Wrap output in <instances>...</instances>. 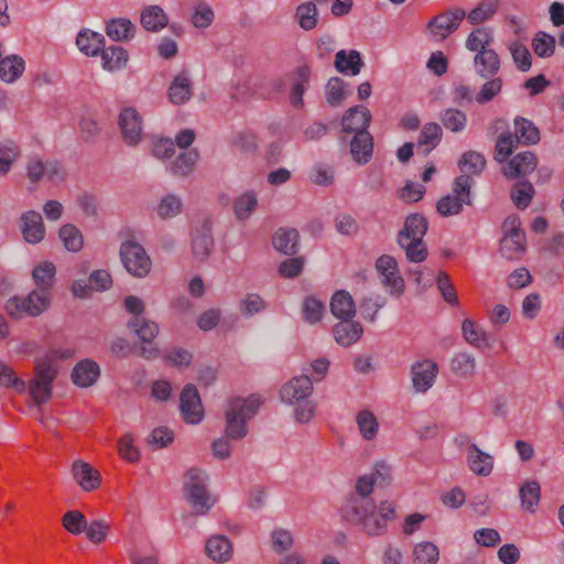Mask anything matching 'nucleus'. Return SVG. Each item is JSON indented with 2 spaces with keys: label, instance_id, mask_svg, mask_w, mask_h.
I'll return each instance as SVG.
<instances>
[{
  "label": "nucleus",
  "instance_id": "4d7b16f0",
  "mask_svg": "<svg viewBox=\"0 0 564 564\" xmlns=\"http://www.w3.org/2000/svg\"><path fill=\"white\" fill-rule=\"evenodd\" d=\"M303 318L308 324H316L322 321L325 314V305L314 296H307L302 305Z\"/></svg>",
  "mask_w": 564,
  "mask_h": 564
},
{
  "label": "nucleus",
  "instance_id": "9b49d317",
  "mask_svg": "<svg viewBox=\"0 0 564 564\" xmlns=\"http://www.w3.org/2000/svg\"><path fill=\"white\" fill-rule=\"evenodd\" d=\"M180 410L183 420L188 424H198L204 417V409L197 389L186 384L180 395Z\"/></svg>",
  "mask_w": 564,
  "mask_h": 564
},
{
  "label": "nucleus",
  "instance_id": "a18cd8bd",
  "mask_svg": "<svg viewBox=\"0 0 564 564\" xmlns=\"http://www.w3.org/2000/svg\"><path fill=\"white\" fill-rule=\"evenodd\" d=\"M411 558L413 564H437L440 549L431 541H422L413 546Z\"/></svg>",
  "mask_w": 564,
  "mask_h": 564
},
{
  "label": "nucleus",
  "instance_id": "6e6d98bb",
  "mask_svg": "<svg viewBox=\"0 0 564 564\" xmlns=\"http://www.w3.org/2000/svg\"><path fill=\"white\" fill-rule=\"evenodd\" d=\"M498 0H482L465 18L470 24H479L489 20L497 11Z\"/></svg>",
  "mask_w": 564,
  "mask_h": 564
},
{
  "label": "nucleus",
  "instance_id": "79ce46f5",
  "mask_svg": "<svg viewBox=\"0 0 564 564\" xmlns=\"http://www.w3.org/2000/svg\"><path fill=\"white\" fill-rule=\"evenodd\" d=\"M476 358L466 351L455 354L451 360V370L459 378L468 379L474 377L476 375Z\"/></svg>",
  "mask_w": 564,
  "mask_h": 564
},
{
  "label": "nucleus",
  "instance_id": "37998d69",
  "mask_svg": "<svg viewBox=\"0 0 564 564\" xmlns=\"http://www.w3.org/2000/svg\"><path fill=\"white\" fill-rule=\"evenodd\" d=\"M198 158L197 150L183 151L170 163L167 169L173 175L187 176L194 171Z\"/></svg>",
  "mask_w": 564,
  "mask_h": 564
},
{
  "label": "nucleus",
  "instance_id": "c03bdc74",
  "mask_svg": "<svg viewBox=\"0 0 564 564\" xmlns=\"http://www.w3.org/2000/svg\"><path fill=\"white\" fill-rule=\"evenodd\" d=\"M513 126V138L517 140V143L531 145L539 142V130L530 120L524 118H516Z\"/></svg>",
  "mask_w": 564,
  "mask_h": 564
},
{
  "label": "nucleus",
  "instance_id": "ddd939ff",
  "mask_svg": "<svg viewBox=\"0 0 564 564\" xmlns=\"http://www.w3.org/2000/svg\"><path fill=\"white\" fill-rule=\"evenodd\" d=\"M437 373L438 367L433 360L424 359L414 362L411 367V380L414 390L419 393H425L433 387Z\"/></svg>",
  "mask_w": 564,
  "mask_h": 564
},
{
  "label": "nucleus",
  "instance_id": "412c9836",
  "mask_svg": "<svg viewBox=\"0 0 564 564\" xmlns=\"http://www.w3.org/2000/svg\"><path fill=\"white\" fill-rule=\"evenodd\" d=\"M364 334L360 323L350 319H341L333 327V336L336 343L343 347H349L357 343Z\"/></svg>",
  "mask_w": 564,
  "mask_h": 564
},
{
  "label": "nucleus",
  "instance_id": "423d86ee",
  "mask_svg": "<svg viewBox=\"0 0 564 564\" xmlns=\"http://www.w3.org/2000/svg\"><path fill=\"white\" fill-rule=\"evenodd\" d=\"M471 182L466 176H457L452 193L441 197L436 204L437 213L443 217L456 216L462 213L463 206L473 204Z\"/></svg>",
  "mask_w": 564,
  "mask_h": 564
},
{
  "label": "nucleus",
  "instance_id": "a19ab883",
  "mask_svg": "<svg viewBox=\"0 0 564 564\" xmlns=\"http://www.w3.org/2000/svg\"><path fill=\"white\" fill-rule=\"evenodd\" d=\"M131 328L142 343L151 344L159 334V325L142 316H133L128 322Z\"/></svg>",
  "mask_w": 564,
  "mask_h": 564
},
{
  "label": "nucleus",
  "instance_id": "9d476101",
  "mask_svg": "<svg viewBox=\"0 0 564 564\" xmlns=\"http://www.w3.org/2000/svg\"><path fill=\"white\" fill-rule=\"evenodd\" d=\"M376 269L380 281L391 295L400 296L404 291V281L398 268L397 260L388 254H383L376 261Z\"/></svg>",
  "mask_w": 564,
  "mask_h": 564
},
{
  "label": "nucleus",
  "instance_id": "c9c22d12",
  "mask_svg": "<svg viewBox=\"0 0 564 564\" xmlns=\"http://www.w3.org/2000/svg\"><path fill=\"white\" fill-rule=\"evenodd\" d=\"M335 67L339 73L356 76L360 73L364 65L360 53L351 50L348 53L341 50L335 55Z\"/></svg>",
  "mask_w": 564,
  "mask_h": 564
},
{
  "label": "nucleus",
  "instance_id": "de8ad7c7",
  "mask_svg": "<svg viewBox=\"0 0 564 564\" xmlns=\"http://www.w3.org/2000/svg\"><path fill=\"white\" fill-rule=\"evenodd\" d=\"M375 479L369 475L361 476L357 479L355 491L349 494L341 506H356L361 500H373L371 492L373 491Z\"/></svg>",
  "mask_w": 564,
  "mask_h": 564
},
{
  "label": "nucleus",
  "instance_id": "4468645a",
  "mask_svg": "<svg viewBox=\"0 0 564 564\" xmlns=\"http://www.w3.org/2000/svg\"><path fill=\"white\" fill-rule=\"evenodd\" d=\"M20 230L26 243H40L46 232L41 214L35 210L23 213L20 217Z\"/></svg>",
  "mask_w": 564,
  "mask_h": 564
},
{
  "label": "nucleus",
  "instance_id": "864d4df0",
  "mask_svg": "<svg viewBox=\"0 0 564 564\" xmlns=\"http://www.w3.org/2000/svg\"><path fill=\"white\" fill-rule=\"evenodd\" d=\"M540 498L541 488L536 481H529L521 487V506L525 511L533 513L539 506Z\"/></svg>",
  "mask_w": 564,
  "mask_h": 564
},
{
  "label": "nucleus",
  "instance_id": "680f3d73",
  "mask_svg": "<svg viewBox=\"0 0 564 564\" xmlns=\"http://www.w3.org/2000/svg\"><path fill=\"white\" fill-rule=\"evenodd\" d=\"M399 246L404 250L406 259L411 262H422L427 256V249L423 240L412 241L402 237L398 239Z\"/></svg>",
  "mask_w": 564,
  "mask_h": 564
},
{
  "label": "nucleus",
  "instance_id": "393cba45",
  "mask_svg": "<svg viewBox=\"0 0 564 564\" xmlns=\"http://www.w3.org/2000/svg\"><path fill=\"white\" fill-rule=\"evenodd\" d=\"M205 552L214 562L225 563L232 556V545L225 535H213L206 541Z\"/></svg>",
  "mask_w": 564,
  "mask_h": 564
},
{
  "label": "nucleus",
  "instance_id": "473e14b6",
  "mask_svg": "<svg viewBox=\"0 0 564 564\" xmlns=\"http://www.w3.org/2000/svg\"><path fill=\"white\" fill-rule=\"evenodd\" d=\"M99 53L101 56V65L105 70L117 72L126 67L128 63V53L121 46H104Z\"/></svg>",
  "mask_w": 564,
  "mask_h": 564
},
{
  "label": "nucleus",
  "instance_id": "0e129e2a",
  "mask_svg": "<svg viewBox=\"0 0 564 564\" xmlns=\"http://www.w3.org/2000/svg\"><path fill=\"white\" fill-rule=\"evenodd\" d=\"M519 143L509 132L501 133L496 141L495 145V160L502 163L505 162L517 148Z\"/></svg>",
  "mask_w": 564,
  "mask_h": 564
},
{
  "label": "nucleus",
  "instance_id": "7ed1b4c3",
  "mask_svg": "<svg viewBox=\"0 0 564 564\" xmlns=\"http://www.w3.org/2000/svg\"><path fill=\"white\" fill-rule=\"evenodd\" d=\"M262 403V398L257 394L247 399L237 398L231 400L225 412L226 436L231 441L243 438L248 433L247 421L256 415Z\"/></svg>",
  "mask_w": 564,
  "mask_h": 564
},
{
  "label": "nucleus",
  "instance_id": "bb28decb",
  "mask_svg": "<svg viewBox=\"0 0 564 564\" xmlns=\"http://www.w3.org/2000/svg\"><path fill=\"white\" fill-rule=\"evenodd\" d=\"M333 316L339 321L350 319L356 314V305L352 296L344 290L337 291L329 303Z\"/></svg>",
  "mask_w": 564,
  "mask_h": 564
},
{
  "label": "nucleus",
  "instance_id": "1a4fd4ad",
  "mask_svg": "<svg viewBox=\"0 0 564 564\" xmlns=\"http://www.w3.org/2000/svg\"><path fill=\"white\" fill-rule=\"evenodd\" d=\"M465 17L466 12L460 8L440 13L427 23L430 35L437 41L445 40L458 29Z\"/></svg>",
  "mask_w": 564,
  "mask_h": 564
},
{
  "label": "nucleus",
  "instance_id": "aec40b11",
  "mask_svg": "<svg viewBox=\"0 0 564 564\" xmlns=\"http://www.w3.org/2000/svg\"><path fill=\"white\" fill-rule=\"evenodd\" d=\"M35 290L52 295V290L56 281V265L48 260L40 261L34 265L31 272Z\"/></svg>",
  "mask_w": 564,
  "mask_h": 564
},
{
  "label": "nucleus",
  "instance_id": "39448f33",
  "mask_svg": "<svg viewBox=\"0 0 564 564\" xmlns=\"http://www.w3.org/2000/svg\"><path fill=\"white\" fill-rule=\"evenodd\" d=\"M57 371L53 357H42L35 361L34 377L28 384L29 394L35 405L45 404L51 399Z\"/></svg>",
  "mask_w": 564,
  "mask_h": 564
},
{
  "label": "nucleus",
  "instance_id": "cd10ccee",
  "mask_svg": "<svg viewBox=\"0 0 564 564\" xmlns=\"http://www.w3.org/2000/svg\"><path fill=\"white\" fill-rule=\"evenodd\" d=\"M355 422L364 441L372 442L378 437L380 424L372 411L368 409L360 410L355 416Z\"/></svg>",
  "mask_w": 564,
  "mask_h": 564
},
{
  "label": "nucleus",
  "instance_id": "dca6fc26",
  "mask_svg": "<svg viewBox=\"0 0 564 564\" xmlns=\"http://www.w3.org/2000/svg\"><path fill=\"white\" fill-rule=\"evenodd\" d=\"M536 166V156L531 151H523L511 158L502 166V174L508 178H520L531 174Z\"/></svg>",
  "mask_w": 564,
  "mask_h": 564
},
{
  "label": "nucleus",
  "instance_id": "b1692460",
  "mask_svg": "<svg viewBox=\"0 0 564 564\" xmlns=\"http://www.w3.org/2000/svg\"><path fill=\"white\" fill-rule=\"evenodd\" d=\"M100 375L99 366L89 359L79 361L72 371V381L80 388L93 386Z\"/></svg>",
  "mask_w": 564,
  "mask_h": 564
},
{
  "label": "nucleus",
  "instance_id": "4be33fe9",
  "mask_svg": "<svg viewBox=\"0 0 564 564\" xmlns=\"http://www.w3.org/2000/svg\"><path fill=\"white\" fill-rule=\"evenodd\" d=\"M311 73V68L306 65L299 66L293 73L290 102L295 108H302L304 106L303 96L308 88Z\"/></svg>",
  "mask_w": 564,
  "mask_h": 564
},
{
  "label": "nucleus",
  "instance_id": "20e7f679",
  "mask_svg": "<svg viewBox=\"0 0 564 564\" xmlns=\"http://www.w3.org/2000/svg\"><path fill=\"white\" fill-rule=\"evenodd\" d=\"M52 304V295L32 290L26 295H13L4 304L6 313L14 321L24 317H37L45 313Z\"/></svg>",
  "mask_w": 564,
  "mask_h": 564
},
{
  "label": "nucleus",
  "instance_id": "e2e57ef3",
  "mask_svg": "<svg viewBox=\"0 0 564 564\" xmlns=\"http://www.w3.org/2000/svg\"><path fill=\"white\" fill-rule=\"evenodd\" d=\"M62 523L68 533L79 535L85 532L87 520L80 511L70 510L63 516Z\"/></svg>",
  "mask_w": 564,
  "mask_h": 564
},
{
  "label": "nucleus",
  "instance_id": "2f4dec72",
  "mask_svg": "<svg viewBox=\"0 0 564 564\" xmlns=\"http://www.w3.org/2000/svg\"><path fill=\"white\" fill-rule=\"evenodd\" d=\"M486 166L485 156L476 151H467L462 154L458 161L459 176H466L473 183L471 177L479 175Z\"/></svg>",
  "mask_w": 564,
  "mask_h": 564
},
{
  "label": "nucleus",
  "instance_id": "58836bf2",
  "mask_svg": "<svg viewBox=\"0 0 564 564\" xmlns=\"http://www.w3.org/2000/svg\"><path fill=\"white\" fill-rule=\"evenodd\" d=\"M135 25L124 18L111 19L106 25V34L116 42H126L133 39Z\"/></svg>",
  "mask_w": 564,
  "mask_h": 564
},
{
  "label": "nucleus",
  "instance_id": "3c124183",
  "mask_svg": "<svg viewBox=\"0 0 564 564\" xmlns=\"http://www.w3.org/2000/svg\"><path fill=\"white\" fill-rule=\"evenodd\" d=\"M58 236L66 250L70 252H78L82 250L84 246V238L76 226L72 224L62 226L59 228Z\"/></svg>",
  "mask_w": 564,
  "mask_h": 564
},
{
  "label": "nucleus",
  "instance_id": "c756f323",
  "mask_svg": "<svg viewBox=\"0 0 564 564\" xmlns=\"http://www.w3.org/2000/svg\"><path fill=\"white\" fill-rule=\"evenodd\" d=\"M258 195L254 191H246L238 195L232 204V212L238 221H247L257 210Z\"/></svg>",
  "mask_w": 564,
  "mask_h": 564
},
{
  "label": "nucleus",
  "instance_id": "5701e85b",
  "mask_svg": "<svg viewBox=\"0 0 564 564\" xmlns=\"http://www.w3.org/2000/svg\"><path fill=\"white\" fill-rule=\"evenodd\" d=\"M373 151V139L369 132L357 133L350 141V154L352 160L359 164H367Z\"/></svg>",
  "mask_w": 564,
  "mask_h": 564
},
{
  "label": "nucleus",
  "instance_id": "f257e3e1",
  "mask_svg": "<svg viewBox=\"0 0 564 564\" xmlns=\"http://www.w3.org/2000/svg\"><path fill=\"white\" fill-rule=\"evenodd\" d=\"M340 514L348 524L373 538L387 533L388 524L397 517V507L390 500H361L356 506H341Z\"/></svg>",
  "mask_w": 564,
  "mask_h": 564
},
{
  "label": "nucleus",
  "instance_id": "052dcab7",
  "mask_svg": "<svg viewBox=\"0 0 564 564\" xmlns=\"http://www.w3.org/2000/svg\"><path fill=\"white\" fill-rule=\"evenodd\" d=\"M442 139V128L440 124L435 122L426 123L419 137V145L427 147L425 149V153H430L440 142Z\"/></svg>",
  "mask_w": 564,
  "mask_h": 564
},
{
  "label": "nucleus",
  "instance_id": "338daca9",
  "mask_svg": "<svg viewBox=\"0 0 564 564\" xmlns=\"http://www.w3.org/2000/svg\"><path fill=\"white\" fill-rule=\"evenodd\" d=\"M110 530V523L104 519L93 520L87 522L85 533L89 541L99 544L106 541Z\"/></svg>",
  "mask_w": 564,
  "mask_h": 564
},
{
  "label": "nucleus",
  "instance_id": "774afa93",
  "mask_svg": "<svg viewBox=\"0 0 564 564\" xmlns=\"http://www.w3.org/2000/svg\"><path fill=\"white\" fill-rule=\"evenodd\" d=\"M534 188L529 182H520L518 183L511 191V199L513 204L520 208H527L533 197Z\"/></svg>",
  "mask_w": 564,
  "mask_h": 564
},
{
  "label": "nucleus",
  "instance_id": "f03ea898",
  "mask_svg": "<svg viewBox=\"0 0 564 564\" xmlns=\"http://www.w3.org/2000/svg\"><path fill=\"white\" fill-rule=\"evenodd\" d=\"M208 475L193 467L183 476V497L195 516H205L214 507L216 498L208 489Z\"/></svg>",
  "mask_w": 564,
  "mask_h": 564
},
{
  "label": "nucleus",
  "instance_id": "ea45409f",
  "mask_svg": "<svg viewBox=\"0 0 564 564\" xmlns=\"http://www.w3.org/2000/svg\"><path fill=\"white\" fill-rule=\"evenodd\" d=\"M426 231H427L426 219L419 214H413V215H410L409 217H406V219L404 221V226L398 235V239L405 237V238H408V240H412V241L423 240Z\"/></svg>",
  "mask_w": 564,
  "mask_h": 564
},
{
  "label": "nucleus",
  "instance_id": "bf43d9fd",
  "mask_svg": "<svg viewBox=\"0 0 564 564\" xmlns=\"http://www.w3.org/2000/svg\"><path fill=\"white\" fill-rule=\"evenodd\" d=\"M555 37L545 32H538L532 40L533 52L541 58L551 57L555 52Z\"/></svg>",
  "mask_w": 564,
  "mask_h": 564
},
{
  "label": "nucleus",
  "instance_id": "5fc2aeb1",
  "mask_svg": "<svg viewBox=\"0 0 564 564\" xmlns=\"http://www.w3.org/2000/svg\"><path fill=\"white\" fill-rule=\"evenodd\" d=\"M462 333L464 339L471 346L480 348L487 344L488 337L486 332L471 319H464L462 323Z\"/></svg>",
  "mask_w": 564,
  "mask_h": 564
},
{
  "label": "nucleus",
  "instance_id": "69168bd1",
  "mask_svg": "<svg viewBox=\"0 0 564 564\" xmlns=\"http://www.w3.org/2000/svg\"><path fill=\"white\" fill-rule=\"evenodd\" d=\"M502 90V79L499 77H491L484 83L479 93L475 96V101L479 105L490 102Z\"/></svg>",
  "mask_w": 564,
  "mask_h": 564
},
{
  "label": "nucleus",
  "instance_id": "49530a36",
  "mask_svg": "<svg viewBox=\"0 0 564 564\" xmlns=\"http://www.w3.org/2000/svg\"><path fill=\"white\" fill-rule=\"evenodd\" d=\"M350 95L349 85L339 77H332L325 86V98L329 106L338 107Z\"/></svg>",
  "mask_w": 564,
  "mask_h": 564
},
{
  "label": "nucleus",
  "instance_id": "6e6552de",
  "mask_svg": "<svg viewBox=\"0 0 564 564\" xmlns=\"http://www.w3.org/2000/svg\"><path fill=\"white\" fill-rule=\"evenodd\" d=\"M503 237L500 241V252L509 260L520 259L525 252V235L521 230L518 216H509L502 224Z\"/></svg>",
  "mask_w": 564,
  "mask_h": 564
},
{
  "label": "nucleus",
  "instance_id": "c85d7f7f",
  "mask_svg": "<svg viewBox=\"0 0 564 564\" xmlns=\"http://www.w3.org/2000/svg\"><path fill=\"white\" fill-rule=\"evenodd\" d=\"M193 95L192 80L187 72L177 74L169 88V99L174 105L185 104Z\"/></svg>",
  "mask_w": 564,
  "mask_h": 564
},
{
  "label": "nucleus",
  "instance_id": "6ab92c4d",
  "mask_svg": "<svg viewBox=\"0 0 564 564\" xmlns=\"http://www.w3.org/2000/svg\"><path fill=\"white\" fill-rule=\"evenodd\" d=\"M72 475L76 484L84 491H94L99 487L101 482V476L99 471L94 469L90 464L84 460H75L73 463Z\"/></svg>",
  "mask_w": 564,
  "mask_h": 564
},
{
  "label": "nucleus",
  "instance_id": "7c9ffc66",
  "mask_svg": "<svg viewBox=\"0 0 564 564\" xmlns=\"http://www.w3.org/2000/svg\"><path fill=\"white\" fill-rule=\"evenodd\" d=\"M214 248V239L210 228L204 226L197 229L192 240V252L194 258L199 261H206Z\"/></svg>",
  "mask_w": 564,
  "mask_h": 564
},
{
  "label": "nucleus",
  "instance_id": "e433bc0d",
  "mask_svg": "<svg viewBox=\"0 0 564 564\" xmlns=\"http://www.w3.org/2000/svg\"><path fill=\"white\" fill-rule=\"evenodd\" d=\"M25 69L24 59L15 54L0 61V79L7 84L17 82Z\"/></svg>",
  "mask_w": 564,
  "mask_h": 564
},
{
  "label": "nucleus",
  "instance_id": "603ef678",
  "mask_svg": "<svg viewBox=\"0 0 564 564\" xmlns=\"http://www.w3.org/2000/svg\"><path fill=\"white\" fill-rule=\"evenodd\" d=\"M295 18L301 29L311 31L317 25L318 13L314 2L301 3L295 11Z\"/></svg>",
  "mask_w": 564,
  "mask_h": 564
},
{
  "label": "nucleus",
  "instance_id": "72a5a7b5",
  "mask_svg": "<svg viewBox=\"0 0 564 564\" xmlns=\"http://www.w3.org/2000/svg\"><path fill=\"white\" fill-rule=\"evenodd\" d=\"M299 232L293 228H280L272 237L274 249L284 254H294L299 246Z\"/></svg>",
  "mask_w": 564,
  "mask_h": 564
},
{
  "label": "nucleus",
  "instance_id": "13d9d810",
  "mask_svg": "<svg viewBox=\"0 0 564 564\" xmlns=\"http://www.w3.org/2000/svg\"><path fill=\"white\" fill-rule=\"evenodd\" d=\"M182 208V199L174 194H167L161 198L156 212L160 218L169 219L180 215Z\"/></svg>",
  "mask_w": 564,
  "mask_h": 564
},
{
  "label": "nucleus",
  "instance_id": "4c0bfd02",
  "mask_svg": "<svg viewBox=\"0 0 564 564\" xmlns=\"http://www.w3.org/2000/svg\"><path fill=\"white\" fill-rule=\"evenodd\" d=\"M76 45L86 56H97L105 46V39L97 32L83 30L77 34Z\"/></svg>",
  "mask_w": 564,
  "mask_h": 564
},
{
  "label": "nucleus",
  "instance_id": "0eeeda50",
  "mask_svg": "<svg viewBox=\"0 0 564 564\" xmlns=\"http://www.w3.org/2000/svg\"><path fill=\"white\" fill-rule=\"evenodd\" d=\"M119 254L122 265L134 278H145L151 272L152 260L139 242L123 241Z\"/></svg>",
  "mask_w": 564,
  "mask_h": 564
},
{
  "label": "nucleus",
  "instance_id": "a211bd4d",
  "mask_svg": "<svg viewBox=\"0 0 564 564\" xmlns=\"http://www.w3.org/2000/svg\"><path fill=\"white\" fill-rule=\"evenodd\" d=\"M371 121V112L365 106H355L349 108L341 118L343 132L357 133L368 132Z\"/></svg>",
  "mask_w": 564,
  "mask_h": 564
},
{
  "label": "nucleus",
  "instance_id": "8fccbe9b",
  "mask_svg": "<svg viewBox=\"0 0 564 564\" xmlns=\"http://www.w3.org/2000/svg\"><path fill=\"white\" fill-rule=\"evenodd\" d=\"M494 42V35L491 30L487 28H477L468 35L466 40V48L479 53L480 51L490 50V45Z\"/></svg>",
  "mask_w": 564,
  "mask_h": 564
},
{
  "label": "nucleus",
  "instance_id": "09e8293b",
  "mask_svg": "<svg viewBox=\"0 0 564 564\" xmlns=\"http://www.w3.org/2000/svg\"><path fill=\"white\" fill-rule=\"evenodd\" d=\"M438 118L443 127L453 133H460L466 129L467 116L459 109H444L440 112Z\"/></svg>",
  "mask_w": 564,
  "mask_h": 564
},
{
  "label": "nucleus",
  "instance_id": "f8f14e48",
  "mask_svg": "<svg viewBox=\"0 0 564 564\" xmlns=\"http://www.w3.org/2000/svg\"><path fill=\"white\" fill-rule=\"evenodd\" d=\"M313 392L312 379L304 375L294 377L280 389V399L285 404H293L308 399Z\"/></svg>",
  "mask_w": 564,
  "mask_h": 564
},
{
  "label": "nucleus",
  "instance_id": "2eb2a0df",
  "mask_svg": "<svg viewBox=\"0 0 564 564\" xmlns=\"http://www.w3.org/2000/svg\"><path fill=\"white\" fill-rule=\"evenodd\" d=\"M119 126L124 142L134 147L141 141L142 137V118L133 108H126L119 116Z\"/></svg>",
  "mask_w": 564,
  "mask_h": 564
},
{
  "label": "nucleus",
  "instance_id": "f704fd0d",
  "mask_svg": "<svg viewBox=\"0 0 564 564\" xmlns=\"http://www.w3.org/2000/svg\"><path fill=\"white\" fill-rule=\"evenodd\" d=\"M169 19L159 6L145 7L140 14L141 25L150 32H159L167 25Z\"/></svg>",
  "mask_w": 564,
  "mask_h": 564
},
{
  "label": "nucleus",
  "instance_id": "a878e982",
  "mask_svg": "<svg viewBox=\"0 0 564 564\" xmlns=\"http://www.w3.org/2000/svg\"><path fill=\"white\" fill-rule=\"evenodd\" d=\"M474 67L481 78H491L500 69V58L497 52L492 48L488 51H480L474 57Z\"/></svg>",
  "mask_w": 564,
  "mask_h": 564
},
{
  "label": "nucleus",
  "instance_id": "f3484780",
  "mask_svg": "<svg viewBox=\"0 0 564 564\" xmlns=\"http://www.w3.org/2000/svg\"><path fill=\"white\" fill-rule=\"evenodd\" d=\"M466 464L474 475L487 477L494 470L495 459L491 454L481 451L477 444L471 443L466 449Z\"/></svg>",
  "mask_w": 564,
  "mask_h": 564
}]
</instances>
